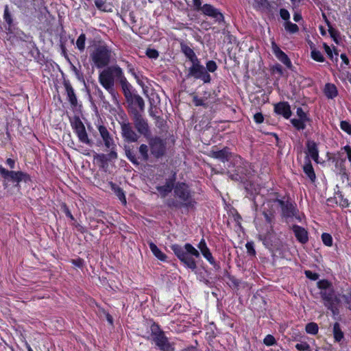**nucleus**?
<instances>
[{
    "instance_id": "7ed1b4c3",
    "label": "nucleus",
    "mask_w": 351,
    "mask_h": 351,
    "mask_svg": "<svg viewBox=\"0 0 351 351\" xmlns=\"http://www.w3.org/2000/svg\"><path fill=\"white\" fill-rule=\"evenodd\" d=\"M175 255L187 268L194 271L197 268L195 258L199 257V252L191 244L186 243L184 246L173 244L170 246Z\"/></svg>"
},
{
    "instance_id": "c03bdc74",
    "label": "nucleus",
    "mask_w": 351,
    "mask_h": 351,
    "mask_svg": "<svg viewBox=\"0 0 351 351\" xmlns=\"http://www.w3.org/2000/svg\"><path fill=\"white\" fill-rule=\"evenodd\" d=\"M311 58L314 60H315L317 62H324V58L323 55L322 54V53L319 51H318V50H317L315 49H313L311 51Z\"/></svg>"
},
{
    "instance_id": "5701e85b",
    "label": "nucleus",
    "mask_w": 351,
    "mask_h": 351,
    "mask_svg": "<svg viewBox=\"0 0 351 351\" xmlns=\"http://www.w3.org/2000/svg\"><path fill=\"white\" fill-rule=\"evenodd\" d=\"M231 155V152L230 149L227 147L223 148L221 150L218 151H212L210 152V156L212 158L218 159L223 162H227L229 160Z\"/></svg>"
},
{
    "instance_id": "e433bc0d",
    "label": "nucleus",
    "mask_w": 351,
    "mask_h": 351,
    "mask_svg": "<svg viewBox=\"0 0 351 351\" xmlns=\"http://www.w3.org/2000/svg\"><path fill=\"white\" fill-rule=\"evenodd\" d=\"M86 40V34L84 33H82L79 37L77 38L76 40V47L77 49L82 52L85 49V43Z\"/></svg>"
},
{
    "instance_id": "412c9836",
    "label": "nucleus",
    "mask_w": 351,
    "mask_h": 351,
    "mask_svg": "<svg viewBox=\"0 0 351 351\" xmlns=\"http://www.w3.org/2000/svg\"><path fill=\"white\" fill-rule=\"evenodd\" d=\"M274 112L287 119L291 115V107L287 101H282L275 104Z\"/></svg>"
},
{
    "instance_id": "393cba45",
    "label": "nucleus",
    "mask_w": 351,
    "mask_h": 351,
    "mask_svg": "<svg viewBox=\"0 0 351 351\" xmlns=\"http://www.w3.org/2000/svg\"><path fill=\"white\" fill-rule=\"evenodd\" d=\"M306 149L308 155L316 162H318L319 151L317 143L311 140L306 141Z\"/></svg>"
},
{
    "instance_id": "7c9ffc66",
    "label": "nucleus",
    "mask_w": 351,
    "mask_h": 351,
    "mask_svg": "<svg viewBox=\"0 0 351 351\" xmlns=\"http://www.w3.org/2000/svg\"><path fill=\"white\" fill-rule=\"evenodd\" d=\"M324 94L328 99H333L337 95V87L330 83H328L324 87Z\"/></svg>"
},
{
    "instance_id": "c756f323",
    "label": "nucleus",
    "mask_w": 351,
    "mask_h": 351,
    "mask_svg": "<svg viewBox=\"0 0 351 351\" xmlns=\"http://www.w3.org/2000/svg\"><path fill=\"white\" fill-rule=\"evenodd\" d=\"M149 247L153 254L160 261H165L167 256L153 242L149 243Z\"/></svg>"
},
{
    "instance_id": "2eb2a0df",
    "label": "nucleus",
    "mask_w": 351,
    "mask_h": 351,
    "mask_svg": "<svg viewBox=\"0 0 351 351\" xmlns=\"http://www.w3.org/2000/svg\"><path fill=\"white\" fill-rule=\"evenodd\" d=\"M72 125L80 141L90 145L91 142L82 121L79 118H76Z\"/></svg>"
},
{
    "instance_id": "bf43d9fd",
    "label": "nucleus",
    "mask_w": 351,
    "mask_h": 351,
    "mask_svg": "<svg viewBox=\"0 0 351 351\" xmlns=\"http://www.w3.org/2000/svg\"><path fill=\"white\" fill-rule=\"evenodd\" d=\"M305 276L306 278L312 280H317L319 278V274L315 272H313L310 270H306L304 271Z\"/></svg>"
},
{
    "instance_id": "338daca9",
    "label": "nucleus",
    "mask_w": 351,
    "mask_h": 351,
    "mask_svg": "<svg viewBox=\"0 0 351 351\" xmlns=\"http://www.w3.org/2000/svg\"><path fill=\"white\" fill-rule=\"evenodd\" d=\"M254 120L256 123H261L264 121L263 115L261 112H257L254 115Z\"/></svg>"
},
{
    "instance_id": "f03ea898",
    "label": "nucleus",
    "mask_w": 351,
    "mask_h": 351,
    "mask_svg": "<svg viewBox=\"0 0 351 351\" xmlns=\"http://www.w3.org/2000/svg\"><path fill=\"white\" fill-rule=\"evenodd\" d=\"M317 287L319 289V295L324 305L333 315H337L341 303L340 293L335 290L332 282L326 279L319 280L317 282Z\"/></svg>"
},
{
    "instance_id": "f3484780",
    "label": "nucleus",
    "mask_w": 351,
    "mask_h": 351,
    "mask_svg": "<svg viewBox=\"0 0 351 351\" xmlns=\"http://www.w3.org/2000/svg\"><path fill=\"white\" fill-rule=\"evenodd\" d=\"M199 249L202 254L204 257L211 264L216 270H219L220 269V266L219 263H217L215 258H213L209 248L208 247L204 239H202L200 242L197 245Z\"/></svg>"
},
{
    "instance_id": "2f4dec72",
    "label": "nucleus",
    "mask_w": 351,
    "mask_h": 351,
    "mask_svg": "<svg viewBox=\"0 0 351 351\" xmlns=\"http://www.w3.org/2000/svg\"><path fill=\"white\" fill-rule=\"evenodd\" d=\"M130 101H131L132 104L138 107V111H140L141 113L143 112L145 109V101L142 97L138 95H134L130 97Z\"/></svg>"
},
{
    "instance_id": "ddd939ff",
    "label": "nucleus",
    "mask_w": 351,
    "mask_h": 351,
    "mask_svg": "<svg viewBox=\"0 0 351 351\" xmlns=\"http://www.w3.org/2000/svg\"><path fill=\"white\" fill-rule=\"evenodd\" d=\"M121 129V135L125 141L128 143L136 142L139 136L133 130L131 123L128 120L119 122Z\"/></svg>"
},
{
    "instance_id": "de8ad7c7",
    "label": "nucleus",
    "mask_w": 351,
    "mask_h": 351,
    "mask_svg": "<svg viewBox=\"0 0 351 351\" xmlns=\"http://www.w3.org/2000/svg\"><path fill=\"white\" fill-rule=\"evenodd\" d=\"M322 240L324 245L326 246H332V238L331 235L328 233H323L322 234Z\"/></svg>"
},
{
    "instance_id": "6ab92c4d",
    "label": "nucleus",
    "mask_w": 351,
    "mask_h": 351,
    "mask_svg": "<svg viewBox=\"0 0 351 351\" xmlns=\"http://www.w3.org/2000/svg\"><path fill=\"white\" fill-rule=\"evenodd\" d=\"M271 49L277 59L284 64L287 68L290 69L292 66V63L288 56L282 51L275 42L271 43Z\"/></svg>"
},
{
    "instance_id": "4468645a",
    "label": "nucleus",
    "mask_w": 351,
    "mask_h": 351,
    "mask_svg": "<svg viewBox=\"0 0 351 351\" xmlns=\"http://www.w3.org/2000/svg\"><path fill=\"white\" fill-rule=\"evenodd\" d=\"M204 15L213 19L215 23L221 24L224 23V16L217 8L210 4L206 3L202 5V12Z\"/></svg>"
},
{
    "instance_id": "9b49d317",
    "label": "nucleus",
    "mask_w": 351,
    "mask_h": 351,
    "mask_svg": "<svg viewBox=\"0 0 351 351\" xmlns=\"http://www.w3.org/2000/svg\"><path fill=\"white\" fill-rule=\"evenodd\" d=\"M0 173L4 179L14 182H27L29 180V177L27 173L23 171H8L1 165Z\"/></svg>"
},
{
    "instance_id": "b1692460",
    "label": "nucleus",
    "mask_w": 351,
    "mask_h": 351,
    "mask_svg": "<svg viewBox=\"0 0 351 351\" xmlns=\"http://www.w3.org/2000/svg\"><path fill=\"white\" fill-rule=\"evenodd\" d=\"M110 152L108 154H97L94 158L100 162L102 165L106 164L108 161L114 160L118 158L116 150L108 149Z\"/></svg>"
},
{
    "instance_id": "ea45409f",
    "label": "nucleus",
    "mask_w": 351,
    "mask_h": 351,
    "mask_svg": "<svg viewBox=\"0 0 351 351\" xmlns=\"http://www.w3.org/2000/svg\"><path fill=\"white\" fill-rule=\"evenodd\" d=\"M167 205L168 207L171 208L180 209L182 208H184L183 203L178 199H168L167 202Z\"/></svg>"
},
{
    "instance_id": "052dcab7",
    "label": "nucleus",
    "mask_w": 351,
    "mask_h": 351,
    "mask_svg": "<svg viewBox=\"0 0 351 351\" xmlns=\"http://www.w3.org/2000/svg\"><path fill=\"white\" fill-rule=\"evenodd\" d=\"M245 247L247 249V252L248 253V254L252 256H254L256 254V251L254 250L253 242H247L245 244Z\"/></svg>"
},
{
    "instance_id": "3c124183",
    "label": "nucleus",
    "mask_w": 351,
    "mask_h": 351,
    "mask_svg": "<svg viewBox=\"0 0 351 351\" xmlns=\"http://www.w3.org/2000/svg\"><path fill=\"white\" fill-rule=\"evenodd\" d=\"M256 9H264L267 8L268 2L267 0H254Z\"/></svg>"
},
{
    "instance_id": "a18cd8bd",
    "label": "nucleus",
    "mask_w": 351,
    "mask_h": 351,
    "mask_svg": "<svg viewBox=\"0 0 351 351\" xmlns=\"http://www.w3.org/2000/svg\"><path fill=\"white\" fill-rule=\"evenodd\" d=\"M126 156L128 160L134 165H138L139 162L134 152L130 149L125 150Z\"/></svg>"
},
{
    "instance_id": "6e6552de",
    "label": "nucleus",
    "mask_w": 351,
    "mask_h": 351,
    "mask_svg": "<svg viewBox=\"0 0 351 351\" xmlns=\"http://www.w3.org/2000/svg\"><path fill=\"white\" fill-rule=\"evenodd\" d=\"M130 113L136 130L144 136L149 133V127L147 121L143 118L142 113L135 107H131Z\"/></svg>"
},
{
    "instance_id": "a878e982",
    "label": "nucleus",
    "mask_w": 351,
    "mask_h": 351,
    "mask_svg": "<svg viewBox=\"0 0 351 351\" xmlns=\"http://www.w3.org/2000/svg\"><path fill=\"white\" fill-rule=\"evenodd\" d=\"M335 168L339 174H345L346 168L345 166L346 157H343V152H339L337 156L334 159Z\"/></svg>"
},
{
    "instance_id": "09e8293b",
    "label": "nucleus",
    "mask_w": 351,
    "mask_h": 351,
    "mask_svg": "<svg viewBox=\"0 0 351 351\" xmlns=\"http://www.w3.org/2000/svg\"><path fill=\"white\" fill-rule=\"evenodd\" d=\"M340 128L348 134H351V124L349 122L346 121H341L340 122Z\"/></svg>"
},
{
    "instance_id": "58836bf2",
    "label": "nucleus",
    "mask_w": 351,
    "mask_h": 351,
    "mask_svg": "<svg viewBox=\"0 0 351 351\" xmlns=\"http://www.w3.org/2000/svg\"><path fill=\"white\" fill-rule=\"evenodd\" d=\"M335 198L337 200V202H339V205L343 208H346L349 206V202L348 199L345 198L341 193V192H338L335 194Z\"/></svg>"
},
{
    "instance_id": "dca6fc26",
    "label": "nucleus",
    "mask_w": 351,
    "mask_h": 351,
    "mask_svg": "<svg viewBox=\"0 0 351 351\" xmlns=\"http://www.w3.org/2000/svg\"><path fill=\"white\" fill-rule=\"evenodd\" d=\"M98 130L106 149L116 150L117 145L106 127L104 125H99L98 127Z\"/></svg>"
},
{
    "instance_id": "0e129e2a",
    "label": "nucleus",
    "mask_w": 351,
    "mask_h": 351,
    "mask_svg": "<svg viewBox=\"0 0 351 351\" xmlns=\"http://www.w3.org/2000/svg\"><path fill=\"white\" fill-rule=\"evenodd\" d=\"M13 34H15L16 37L19 38L21 40L26 41L29 36L21 30H17Z\"/></svg>"
},
{
    "instance_id": "c85d7f7f",
    "label": "nucleus",
    "mask_w": 351,
    "mask_h": 351,
    "mask_svg": "<svg viewBox=\"0 0 351 351\" xmlns=\"http://www.w3.org/2000/svg\"><path fill=\"white\" fill-rule=\"evenodd\" d=\"M64 87L66 91L67 98L71 106H76L77 100L74 90L69 82L64 83Z\"/></svg>"
},
{
    "instance_id": "e2e57ef3",
    "label": "nucleus",
    "mask_w": 351,
    "mask_h": 351,
    "mask_svg": "<svg viewBox=\"0 0 351 351\" xmlns=\"http://www.w3.org/2000/svg\"><path fill=\"white\" fill-rule=\"evenodd\" d=\"M272 71L273 73H278L280 75H283V68L280 64L278 63L273 66Z\"/></svg>"
},
{
    "instance_id": "6e6d98bb",
    "label": "nucleus",
    "mask_w": 351,
    "mask_h": 351,
    "mask_svg": "<svg viewBox=\"0 0 351 351\" xmlns=\"http://www.w3.org/2000/svg\"><path fill=\"white\" fill-rule=\"evenodd\" d=\"M146 55L149 58L157 59L159 56V53L156 49H147L146 51Z\"/></svg>"
},
{
    "instance_id": "680f3d73",
    "label": "nucleus",
    "mask_w": 351,
    "mask_h": 351,
    "mask_svg": "<svg viewBox=\"0 0 351 351\" xmlns=\"http://www.w3.org/2000/svg\"><path fill=\"white\" fill-rule=\"evenodd\" d=\"M280 17L285 21H289V19L290 18V14L287 10L284 8L280 9Z\"/></svg>"
},
{
    "instance_id": "c9c22d12",
    "label": "nucleus",
    "mask_w": 351,
    "mask_h": 351,
    "mask_svg": "<svg viewBox=\"0 0 351 351\" xmlns=\"http://www.w3.org/2000/svg\"><path fill=\"white\" fill-rule=\"evenodd\" d=\"M324 17L325 18V20H326V23L328 27V32L331 36V38H332V39L334 40V41L336 43H338V40H337V38L339 37V33L337 30H336L335 29H334L331 25H330V23L328 21V20L326 19L325 14H323Z\"/></svg>"
},
{
    "instance_id": "4c0bfd02",
    "label": "nucleus",
    "mask_w": 351,
    "mask_h": 351,
    "mask_svg": "<svg viewBox=\"0 0 351 351\" xmlns=\"http://www.w3.org/2000/svg\"><path fill=\"white\" fill-rule=\"evenodd\" d=\"M284 27L285 30L290 34H295L299 31L298 26L291 21H285Z\"/></svg>"
},
{
    "instance_id": "69168bd1",
    "label": "nucleus",
    "mask_w": 351,
    "mask_h": 351,
    "mask_svg": "<svg viewBox=\"0 0 351 351\" xmlns=\"http://www.w3.org/2000/svg\"><path fill=\"white\" fill-rule=\"evenodd\" d=\"M296 113L299 119H303L304 121H308L306 114L304 112L302 108H298Z\"/></svg>"
},
{
    "instance_id": "f257e3e1",
    "label": "nucleus",
    "mask_w": 351,
    "mask_h": 351,
    "mask_svg": "<svg viewBox=\"0 0 351 351\" xmlns=\"http://www.w3.org/2000/svg\"><path fill=\"white\" fill-rule=\"evenodd\" d=\"M98 80L100 84L110 94L113 99H116L117 92L114 88L115 81H119L125 97L130 101L132 94V86L128 82L122 69L118 65L108 66L99 74Z\"/></svg>"
},
{
    "instance_id": "79ce46f5",
    "label": "nucleus",
    "mask_w": 351,
    "mask_h": 351,
    "mask_svg": "<svg viewBox=\"0 0 351 351\" xmlns=\"http://www.w3.org/2000/svg\"><path fill=\"white\" fill-rule=\"evenodd\" d=\"M306 332L311 335H316L318 332V326L315 322H311L306 326Z\"/></svg>"
},
{
    "instance_id": "37998d69",
    "label": "nucleus",
    "mask_w": 351,
    "mask_h": 351,
    "mask_svg": "<svg viewBox=\"0 0 351 351\" xmlns=\"http://www.w3.org/2000/svg\"><path fill=\"white\" fill-rule=\"evenodd\" d=\"M139 153L141 155L142 159L144 161H147L149 159L148 154V146L145 144H142L139 147Z\"/></svg>"
},
{
    "instance_id": "774afa93",
    "label": "nucleus",
    "mask_w": 351,
    "mask_h": 351,
    "mask_svg": "<svg viewBox=\"0 0 351 351\" xmlns=\"http://www.w3.org/2000/svg\"><path fill=\"white\" fill-rule=\"evenodd\" d=\"M346 303L348 304V308L351 311V293L349 295H343Z\"/></svg>"
},
{
    "instance_id": "4be33fe9",
    "label": "nucleus",
    "mask_w": 351,
    "mask_h": 351,
    "mask_svg": "<svg viewBox=\"0 0 351 351\" xmlns=\"http://www.w3.org/2000/svg\"><path fill=\"white\" fill-rule=\"evenodd\" d=\"M292 230L294 232V234L297 240L299 242H300L302 244H304L308 242V232L306 230L305 228L298 225H293L292 227Z\"/></svg>"
},
{
    "instance_id": "20e7f679",
    "label": "nucleus",
    "mask_w": 351,
    "mask_h": 351,
    "mask_svg": "<svg viewBox=\"0 0 351 351\" xmlns=\"http://www.w3.org/2000/svg\"><path fill=\"white\" fill-rule=\"evenodd\" d=\"M151 340L160 351H174V343H171L160 326L155 322L150 326Z\"/></svg>"
},
{
    "instance_id": "cd10ccee",
    "label": "nucleus",
    "mask_w": 351,
    "mask_h": 351,
    "mask_svg": "<svg viewBox=\"0 0 351 351\" xmlns=\"http://www.w3.org/2000/svg\"><path fill=\"white\" fill-rule=\"evenodd\" d=\"M303 170L306 176L309 178V180L312 182H314L316 179V176L313 165L311 162V160L308 158H306L305 160V163L303 166Z\"/></svg>"
},
{
    "instance_id": "a211bd4d",
    "label": "nucleus",
    "mask_w": 351,
    "mask_h": 351,
    "mask_svg": "<svg viewBox=\"0 0 351 351\" xmlns=\"http://www.w3.org/2000/svg\"><path fill=\"white\" fill-rule=\"evenodd\" d=\"M176 180V173L173 172L171 178L166 180V182L162 186L156 187L158 192L162 197H165L169 193L174 189L175 181Z\"/></svg>"
},
{
    "instance_id": "a19ab883",
    "label": "nucleus",
    "mask_w": 351,
    "mask_h": 351,
    "mask_svg": "<svg viewBox=\"0 0 351 351\" xmlns=\"http://www.w3.org/2000/svg\"><path fill=\"white\" fill-rule=\"evenodd\" d=\"M306 121H304L301 119H293L291 120V122L293 124V125L298 130H302L305 128Z\"/></svg>"
},
{
    "instance_id": "473e14b6",
    "label": "nucleus",
    "mask_w": 351,
    "mask_h": 351,
    "mask_svg": "<svg viewBox=\"0 0 351 351\" xmlns=\"http://www.w3.org/2000/svg\"><path fill=\"white\" fill-rule=\"evenodd\" d=\"M95 6L101 11L111 12H112V5L110 3H107L103 0H95Z\"/></svg>"
},
{
    "instance_id": "39448f33",
    "label": "nucleus",
    "mask_w": 351,
    "mask_h": 351,
    "mask_svg": "<svg viewBox=\"0 0 351 351\" xmlns=\"http://www.w3.org/2000/svg\"><path fill=\"white\" fill-rule=\"evenodd\" d=\"M174 196L180 200L184 206V208H194L197 202L193 197L189 186L182 182H178L175 184L173 189Z\"/></svg>"
},
{
    "instance_id": "72a5a7b5",
    "label": "nucleus",
    "mask_w": 351,
    "mask_h": 351,
    "mask_svg": "<svg viewBox=\"0 0 351 351\" xmlns=\"http://www.w3.org/2000/svg\"><path fill=\"white\" fill-rule=\"evenodd\" d=\"M333 335L335 341L339 342L341 341L343 337V332H342L340 324L338 322H335L333 325Z\"/></svg>"
},
{
    "instance_id": "f704fd0d",
    "label": "nucleus",
    "mask_w": 351,
    "mask_h": 351,
    "mask_svg": "<svg viewBox=\"0 0 351 351\" xmlns=\"http://www.w3.org/2000/svg\"><path fill=\"white\" fill-rule=\"evenodd\" d=\"M112 189L114 191V193L117 196L119 199L123 204H126V198L125 193L121 188H120L118 186H116L115 184H112Z\"/></svg>"
},
{
    "instance_id": "5fc2aeb1",
    "label": "nucleus",
    "mask_w": 351,
    "mask_h": 351,
    "mask_svg": "<svg viewBox=\"0 0 351 351\" xmlns=\"http://www.w3.org/2000/svg\"><path fill=\"white\" fill-rule=\"evenodd\" d=\"M263 214L265 217V221L268 223L271 224L273 223L274 218V212L273 211L268 212V211L263 210Z\"/></svg>"
},
{
    "instance_id": "f8f14e48",
    "label": "nucleus",
    "mask_w": 351,
    "mask_h": 351,
    "mask_svg": "<svg viewBox=\"0 0 351 351\" xmlns=\"http://www.w3.org/2000/svg\"><path fill=\"white\" fill-rule=\"evenodd\" d=\"M149 145L152 154L156 158H161L166 151V143L160 137H154L149 140Z\"/></svg>"
},
{
    "instance_id": "603ef678",
    "label": "nucleus",
    "mask_w": 351,
    "mask_h": 351,
    "mask_svg": "<svg viewBox=\"0 0 351 351\" xmlns=\"http://www.w3.org/2000/svg\"><path fill=\"white\" fill-rule=\"evenodd\" d=\"M206 70L207 71H209V72H215L217 69V64L215 61L213 60H209L206 62Z\"/></svg>"
},
{
    "instance_id": "8fccbe9b",
    "label": "nucleus",
    "mask_w": 351,
    "mask_h": 351,
    "mask_svg": "<svg viewBox=\"0 0 351 351\" xmlns=\"http://www.w3.org/2000/svg\"><path fill=\"white\" fill-rule=\"evenodd\" d=\"M295 348L299 351H310V346L305 341L298 343Z\"/></svg>"
},
{
    "instance_id": "0eeeda50",
    "label": "nucleus",
    "mask_w": 351,
    "mask_h": 351,
    "mask_svg": "<svg viewBox=\"0 0 351 351\" xmlns=\"http://www.w3.org/2000/svg\"><path fill=\"white\" fill-rule=\"evenodd\" d=\"M268 207L280 206L282 210V216L285 218H295L300 219V217H297L298 210L295 206L289 201H283L279 199L269 200L266 202Z\"/></svg>"
},
{
    "instance_id": "49530a36",
    "label": "nucleus",
    "mask_w": 351,
    "mask_h": 351,
    "mask_svg": "<svg viewBox=\"0 0 351 351\" xmlns=\"http://www.w3.org/2000/svg\"><path fill=\"white\" fill-rule=\"evenodd\" d=\"M193 102L195 106H202L204 108H207L208 104L204 101L203 98H199L197 95L193 96Z\"/></svg>"
},
{
    "instance_id": "864d4df0",
    "label": "nucleus",
    "mask_w": 351,
    "mask_h": 351,
    "mask_svg": "<svg viewBox=\"0 0 351 351\" xmlns=\"http://www.w3.org/2000/svg\"><path fill=\"white\" fill-rule=\"evenodd\" d=\"M263 343L267 346H271L275 345L276 343V341L274 336L271 335H267L263 339Z\"/></svg>"
},
{
    "instance_id": "13d9d810",
    "label": "nucleus",
    "mask_w": 351,
    "mask_h": 351,
    "mask_svg": "<svg viewBox=\"0 0 351 351\" xmlns=\"http://www.w3.org/2000/svg\"><path fill=\"white\" fill-rule=\"evenodd\" d=\"M198 79L202 80L204 83H210L211 77L208 71L205 69Z\"/></svg>"
},
{
    "instance_id": "9d476101",
    "label": "nucleus",
    "mask_w": 351,
    "mask_h": 351,
    "mask_svg": "<svg viewBox=\"0 0 351 351\" xmlns=\"http://www.w3.org/2000/svg\"><path fill=\"white\" fill-rule=\"evenodd\" d=\"M3 19V26L7 33L10 34H14L18 22L14 16V10L13 7L10 6L9 5H4Z\"/></svg>"
},
{
    "instance_id": "1a4fd4ad",
    "label": "nucleus",
    "mask_w": 351,
    "mask_h": 351,
    "mask_svg": "<svg viewBox=\"0 0 351 351\" xmlns=\"http://www.w3.org/2000/svg\"><path fill=\"white\" fill-rule=\"evenodd\" d=\"M240 165L237 166L235 173L230 174V178L236 181L245 182L252 174V170L249 162L239 158Z\"/></svg>"
},
{
    "instance_id": "4d7b16f0",
    "label": "nucleus",
    "mask_w": 351,
    "mask_h": 351,
    "mask_svg": "<svg viewBox=\"0 0 351 351\" xmlns=\"http://www.w3.org/2000/svg\"><path fill=\"white\" fill-rule=\"evenodd\" d=\"M94 95L97 97L101 101L105 102V96L103 91L98 87L96 86L94 91Z\"/></svg>"
},
{
    "instance_id": "423d86ee",
    "label": "nucleus",
    "mask_w": 351,
    "mask_h": 351,
    "mask_svg": "<svg viewBox=\"0 0 351 351\" xmlns=\"http://www.w3.org/2000/svg\"><path fill=\"white\" fill-rule=\"evenodd\" d=\"M111 49L106 45L97 46L90 55V58L97 69H102L110 62Z\"/></svg>"
},
{
    "instance_id": "bb28decb",
    "label": "nucleus",
    "mask_w": 351,
    "mask_h": 351,
    "mask_svg": "<svg viewBox=\"0 0 351 351\" xmlns=\"http://www.w3.org/2000/svg\"><path fill=\"white\" fill-rule=\"evenodd\" d=\"M180 49L181 51L185 55V56L190 60L191 63L199 60L193 49H191L186 44L181 43Z\"/></svg>"
},
{
    "instance_id": "aec40b11",
    "label": "nucleus",
    "mask_w": 351,
    "mask_h": 351,
    "mask_svg": "<svg viewBox=\"0 0 351 351\" xmlns=\"http://www.w3.org/2000/svg\"><path fill=\"white\" fill-rule=\"evenodd\" d=\"M205 67L201 64L199 60L192 62V65L188 69L187 77H193L198 79L205 70Z\"/></svg>"
}]
</instances>
